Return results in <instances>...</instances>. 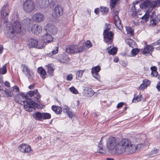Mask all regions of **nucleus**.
<instances>
[{
  "label": "nucleus",
  "mask_w": 160,
  "mask_h": 160,
  "mask_svg": "<svg viewBox=\"0 0 160 160\" xmlns=\"http://www.w3.org/2000/svg\"><path fill=\"white\" fill-rule=\"evenodd\" d=\"M107 148L109 150L112 151L115 149L116 153L121 155L124 152L129 154L135 152L138 148L137 145L132 144L130 140L127 139H122L116 143L115 138L110 137L106 141Z\"/></svg>",
  "instance_id": "obj_1"
},
{
  "label": "nucleus",
  "mask_w": 160,
  "mask_h": 160,
  "mask_svg": "<svg viewBox=\"0 0 160 160\" xmlns=\"http://www.w3.org/2000/svg\"><path fill=\"white\" fill-rule=\"evenodd\" d=\"M34 97V98H32V100L31 98L26 100L27 104L24 105V108L28 112H31L34 111L35 109L34 107L38 108V104L41 103V96L38 92L37 89L35 90Z\"/></svg>",
  "instance_id": "obj_2"
},
{
  "label": "nucleus",
  "mask_w": 160,
  "mask_h": 160,
  "mask_svg": "<svg viewBox=\"0 0 160 160\" xmlns=\"http://www.w3.org/2000/svg\"><path fill=\"white\" fill-rule=\"evenodd\" d=\"M7 23L6 36L8 37L11 38L16 35V33L20 32L22 30L21 27L18 21L14 22L12 24L9 22Z\"/></svg>",
  "instance_id": "obj_3"
},
{
  "label": "nucleus",
  "mask_w": 160,
  "mask_h": 160,
  "mask_svg": "<svg viewBox=\"0 0 160 160\" xmlns=\"http://www.w3.org/2000/svg\"><path fill=\"white\" fill-rule=\"evenodd\" d=\"M154 12H152V14L150 16L149 13L147 12L145 15L142 17V20L141 22H146L150 17V25L152 26H155L157 23L160 21V16H156L154 15Z\"/></svg>",
  "instance_id": "obj_4"
},
{
  "label": "nucleus",
  "mask_w": 160,
  "mask_h": 160,
  "mask_svg": "<svg viewBox=\"0 0 160 160\" xmlns=\"http://www.w3.org/2000/svg\"><path fill=\"white\" fill-rule=\"evenodd\" d=\"M23 10L27 13L32 12L35 8V5L32 0H26L23 4Z\"/></svg>",
  "instance_id": "obj_5"
},
{
  "label": "nucleus",
  "mask_w": 160,
  "mask_h": 160,
  "mask_svg": "<svg viewBox=\"0 0 160 160\" xmlns=\"http://www.w3.org/2000/svg\"><path fill=\"white\" fill-rule=\"evenodd\" d=\"M27 44L30 48L41 49L44 47V43L43 42H39L37 39L32 38L28 40Z\"/></svg>",
  "instance_id": "obj_6"
},
{
  "label": "nucleus",
  "mask_w": 160,
  "mask_h": 160,
  "mask_svg": "<svg viewBox=\"0 0 160 160\" xmlns=\"http://www.w3.org/2000/svg\"><path fill=\"white\" fill-rule=\"evenodd\" d=\"M10 10L7 4L4 5L1 10L0 14L1 18L3 20L4 22H8V16Z\"/></svg>",
  "instance_id": "obj_7"
},
{
  "label": "nucleus",
  "mask_w": 160,
  "mask_h": 160,
  "mask_svg": "<svg viewBox=\"0 0 160 160\" xmlns=\"http://www.w3.org/2000/svg\"><path fill=\"white\" fill-rule=\"evenodd\" d=\"M21 68L22 72L28 78L29 81H32L34 77V73L25 64H22Z\"/></svg>",
  "instance_id": "obj_8"
},
{
  "label": "nucleus",
  "mask_w": 160,
  "mask_h": 160,
  "mask_svg": "<svg viewBox=\"0 0 160 160\" xmlns=\"http://www.w3.org/2000/svg\"><path fill=\"white\" fill-rule=\"evenodd\" d=\"M114 34V33L112 31L103 32L104 41L107 44H112L113 42Z\"/></svg>",
  "instance_id": "obj_9"
},
{
  "label": "nucleus",
  "mask_w": 160,
  "mask_h": 160,
  "mask_svg": "<svg viewBox=\"0 0 160 160\" xmlns=\"http://www.w3.org/2000/svg\"><path fill=\"white\" fill-rule=\"evenodd\" d=\"M63 8L60 6H57L54 9L52 13V17L58 18L62 14Z\"/></svg>",
  "instance_id": "obj_10"
},
{
  "label": "nucleus",
  "mask_w": 160,
  "mask_h": 160,
  "mask_svg": "<svg viewBox=\"0 0 160 160\" xmlns=\"http://www.w3.org/2000/svg\"><path fill=\"white\" fill-rule=\"evenodd\" d=\"M66 52L69 53H74L80 52L78 46L77 45H68L66 48Z\"/></svg>",
  "instance_id": "obj_11"
},
{
  "label": "nucleus",
  "mask_w": 160,
  "mask_h": 160,
  "mask_svg": "<svg viewBox=\"0 0 160 160\" xmlns=\"http://www.w3.org/2000/svg\"><path fill=\"white\" fill-rule=\"evenodd\" d=\"M32 19L34 22H40L43 21L44 19V16L41 13L37 12L33 15Z\"/></svg>",
  "instance_id": "obj_12"
},
{
  "label": "nucleus",
  "mask_w": 160,
  "mask_h": 160,
  "mask_svg": "<svg viewBox=\"0 0 160 160\" xmlns=\"http://www.w3.org/2000/svg\"><path fill=\"white\" fill-rule=\"evenodd\" d=\"M32 32L35 35H38L41 33L42 31V28L41 26L37 24L33 25L31 28Z\"/></svg>",
  "instance_id": "obj_13"
},
{
  "label": "nucleus",
  "mask_w": 160,
  "mask_h": 160,
  "mask_svg": "<svg viewBox=\"0 0 160 160\" xmlns=\"http://www.w3.org/2000/svg\"><path fill=\"white\" fill-rule=\"evenodd\" d=\"M18 149L21 152L28 153L31 150V146L25 144H22L18 147Z\"/></svg>",
  "instance_id": "obj_14"
},
{
  "label": "nucleus",
  "mask_w": 160,
  "mask_h": 160,
  "mask_svg": "<svg viewBox=\"0 0 160 160\" xmlns=\"http://www.w3.org/2000/svg\"><path fill=\"white\" fill-rule=\"evenodd\" d=\"M94 93V92L92 88L88 87H85L83 89L82 94L85 96L90 97L92 96Z\"/></svg>",
  "instance_id": "obj_15"
},
{
  "label": "nucleus",
  "mask_w": 160,
  "mask_h": 160,
  "mask_svg": "<svg viewBox=\"0 0 160 160\" xmlns=\"http://www.w3.org/2000/svg\"><path fill=\"white\" fill-rule=\"evenodd\" d=\"M45 29L47 31L49 32L52 34H54L57 32V29L53 25L49 23L45 26Z\"/></svg>",
  "instance_id": "obj_16"
},
{
  "label": "nucleus",
  "mask_w": 160,
  "mask_h": 160,
  "mask_svg": "<svg viewBox=\"0 0 160 160\" xmlns=\"http://www.w3.org/2000/svg\"><path fill=\"white\" fill-rule=\"evenodd\" d=\"M41 39L42 41V42L44 43V47L45 43H49L53 40V38L51 35L48 33H46L41 37Z\"/></svg>",
  "instance_id": "obj_17"
},
{
  "label": "nucleus",
  "mask_w": 160,
  "mask_h": 160,
  "mask_svg": "<svg viewBox=\"0 0 160 160\" xmlns=\"http://www.w3.org/2000/svg\"><path fill=\"white\" fill-rule=\"evenodd\" d=\"M3 97H12L13 95V91L11 89H6L5 90L0 89Z\"/></svg>",
  "instance_id": "obj_18"
},
{
  "label": "nucleus",
  "mask_w": 160,
  "mask_h": 160,
  "mask_svg": "<svg viewBox=\"0 0 160 160\" xmlns=\"http://www.w3.org/2000/svg\"><path fill=\"white\" fill-rule=\"evenodd\" d=\"M58 59L60 62L62 63H65L70 60V58L68 55L65 54L60 55Z\"/></svg>",
  "instance_id": "obj_19"
},
{
  "label": "nucleus",
  "mask_w": 160,
  "mask_h": 160,
  "mask_svg": "<svg viewBox=\"0 0 160 160\" xmlns=\"http://www.w3.org/2000/svg\"><path fill=\"white\" fill-rule=\"evenodd\" d=\"M154 48L152 46H148L144 48L142 51L143 54H148L151 55L152 51Z\"/></svg>",
  "instance_id": "obj_20"
},
{
  "label": "nucleus",
  "mask_w": 160,
  "mask_h": 160,
  "mask_svg": "<svg viewBox=\"0 0 160 160\" xmlns=\"http://www.w3.org/2000/svg\"><path fill=\"white\" fill-rule=\"evenodd\" d=\"M114 19V24L119 29L121 30L123 28L122 25L119 17H117Z\"/></svg>",
  "instance_id": "obj_21"
},
{
  "label": "nucleus",
  "mask_w": 160,
  "mask_h": 160,
  "mask_svg": "<svg viewBox=\"0 0 160 160\" xmlns=\"http://www.w3.org/2000/svg\"><path fill=\"white\" fill-rule=\"evenodd\" d=\"M42 112H36L33 114V118L36 120L42 121Z\"/></svg>",
  "instance_id": "obj_22"
},
{
  "label": "nucleus",
  "mask_w": 160,
  "mask_h": 160,
  "mask_svg": "<svg viewBox=\"0 0 160 160\" xmlns=\"http://www.w3.org/2000/svg\"><path fill=\"white\" fill-rule=\"evenodd\" d=\"M38 72L42 79H44L46 78V72L44 69L42 68H38Z\"/></svg>",
  "instance_id": "obj_23"
},
{
  "label": "nucleus",
  "mask_w": 160,
  "mask_h": 160,
  "mask_svg": "<svg viewBox=\"0 0 160 160\" xmlns=\"http://www.w3.org/2000/svg\"><path fill=\"white\" fill-rule=\"evenodd\" d=\"M36 2L39 5L44 8H46L49 6V2L47 3V2H46L45 0H36Z\"/></svg>",
  "instance_id": "obj_24"
},
{
  "label": "nucleus",
  "mask_w": 160,
  "mask_h": 160,
  "mask_svg": "<svg viewBox=\"0 0 160 160\" xmlns=\"http://www.w3.org/2000/svg\"><path fill=\"white\" fill-rule=\"evenodd\" d=\"M52 110L57 114H60L62 111V108L58 106L53 105L52 106Z\"/></svg>",
  "instance_id": "obj_25"
},
{
  "label": "nucleus",
  "mask_w": 160,
  "mask_h": 160,
  "mask_svg": "<svg viewBox=\"0 0 160 160\" xmlns=\"http://www.w3.org/2000/svg\"><path fill=\"white\" fill-rule=\"evenodd\" d=\"M111 46L108 47L107 48V50L108 51V53L110 55H114L116 54L118 51V49L116 48H113L109 50Z\"/></svg>",
  "instance_id": "obj_26"
},
{
  "label": "nucleus",
  "mask_w": 160,
  "mask_h": 160,
  "mask_svg": "<svg viewBox=\"0 0 160 160\" xmlns=\"http://www.w3.org/2000/svg\"><path fill=\"white\" fill-rule=\"evenodd\" d=\"M70 109L68 106H65L63 109V111L66 112L69 118H72L74 116V114L70 111Z\"/></svg>",
  "instance_id": "obj_27"
},
{
  "label": "nucleus",
  "mask_w": 160,
  "mask_h": 160,
  "mask_svg": "<svg viewBox=\"0 0 160 160\" xmlns=\"http://www.w3.org/2000/svg\"><path fill=\"white\" fill-rule=\"evenodd\" d=\"M47 73L48 74L49 76L50 77L52 76L53 73L54 69L52 67L49 65H48L47 66Z\"/></svg>",
  "instance_id": "obj_28"
},
{
  "label": "nucleus",
  "mask_w": 160,
  "mask_h": 160,
  "mask_svg": "<svg viewBox=\"0 0 160 160\" xmlns=\"http://www.w3.org/2000/svg\"><path fill=\"white\" fill-rule=\"evenodd\" d=\"M151 3V1L149 0H146L143 2L142 3L140 6L141 8H144V7H142V6H144V8H147L150 6V4Z\"/></svg>",
  "instance_id": "obj_29"
},
{
  "label": "nucleus",
  "mask_w": 160,
  "mask_h": 160,
  "mask_svg": "<svg viewBox=\"0 0 160 160\" xmlns=\"http://www.w3.org/2000/svg\"><path fill=\"white\" fill-rule=\"evenodd\" d=\"M42 121L43 120L49 119L51 118L50 114L47 112H42Z\"/></svg>",
  "instance_id": "obj_30"
},
{
  "label": "nucleus",
  "mask_w": 160,
  "mask_h": 160,
  "mask_svg": "<svg viewBox=\"0 0 160 160\" xmlns=\"http://www.w3.org/2000/svg\"><path fill=\"white\" fill-rule=\"evenodd\" d=\"M119 0H110V8L111 10L113 9L115 7L116 3Z\"/></svg>",
  "instance_id": "obj_31"
},
{
  "label": "nucleus",
  "mask_w": 160,
  "mask_h": 160,
  "mask_svg": "<svg viewBox=\"0 0 160 160\" xmlns=\"http://www.w3.org/2000/svg\"><path fill=\"white\" fill-rule=\"evenodd\" d=\"M58 47H56L51 52L49 53H47V55L48 57L52 56L54 54H56L58 52Z\"/></svg>",
  "instance_id": "obj_32"
},
{
  "label": "nucleus",
  "mask_w": 160,
  "mask_h": 160,
  "mask_svg": "<svg viewBox=\"0 0 160 160\" xmlns=\"http://www.w3.org/2000/svg\"><path fill=\"white\" fill-rule=\"evenodd\" d=\"M7 69L6 64L4 65L2 68H0V74H4L7 73Z\"/></svg>",
  "instance_id": "obj_33"
},
{
  "label": "nucleus",
  "mask_w": 160,
  "mask_h": 160,
  "mask_svg": "<svg viewBox=\"0 0 160 160\" xmlns=\"http://www.w3.org/2000/svg\"><path fill=\"white\" fill-rule=\"evenodd\" d=\"M104 27L105 29H104L103 32H109V31L110 30L111 26L110 24L106 23Z\"/></svg>",
  "instance_id": "obj_34"
},
{
  "label": "nucleus",
  "mask_w": 160,
  "mask_h": 160,
  "mask_svg": "<svg viewBox=\"0 0 160 160\" xmlns=\"http://www.w3.org/2000/svg\"><path fill=\"white\" fill-rule=\"evenodd\" d=\"M98 147L99 148L98 151V152L101 153H105V149L103 148L102 145H98Z\"/></svg>",
  "instance_id": "obj_35"
},
{
  "label": "nucleus",
  "mask_w": 160,
  "mask_h": 160,
  "mask_svg": "<svg viewBox=\"0 0 160 160\" xmlns=\"http://www.w3.org/2000/svg\"><path fill=\"white\" fill-rule=\"evenodd\" d=\"M126 29L127 34H129L130 36H131L133 35L134 34V30L130 27H126Z\"/></svg>",
  "instance_id": "obj_36"
},
{
  "label": "nucleus",
  "mask_w": 160,
  "mask_h": 160,
  "mask_svg": "<svg viewBox=\"0 0 160 160\" xmlns=\"http://www.w3.org/2000/svg\"><path fill=\"white\" fill-rule=\"evenodd\" d=\"M14 100L17 102L20 103L21 102V100L22 98L19 94H17L14 96Z\"/></svg>",
  "instance_id": "obj_37"
},
{
  "label": "nucleus",
  "mask_w": 160,
  "mask_h": 160,
  "mask_svg": "<svg viewBox=\"0 0 160 160\" xmlns=\"http://www.w3.org/2000/svg\"><path fill=\"white\" fill-rule=\"evenodd\" d=\"M101 68L99 66H97L92 68V72L98 73V72L100 70Z\"/></svg>",
  "instance_id": "obj_38"
},
{
  "label": "nucleus",
  "mask_w": 160,
  "mask_h": 160,
  "mask_svg": "<svg viewBox=\"0 0 160 160\" xmlns=\"http://www.w3.org/2000/svg\"><path fill=\"white\" fill-rule=\"evenodd\" d=\"M127 43L128 45L130 47L133 48V45L135 43V42L133 41L132 39H128L127 40Z\"/></svg>",
  "instance_id": "obj_39"
},
{
  "label": "nucleus",
  "mask_w": 160,
  "mask_h": 160,
  "mask_svg": "<svg viewBox=\"0 0 160 160\" xmlns=\"http://www.w3.org/2000/svg\"><path fill=\"white\" fill-rule=\"evenodd\" d=\"M157 149H153L152 150L149 154V156L151 157H153L155 156L157 154Z\"/></svg>",
  "instance_id": "obj_40"
},
{
  "label": "nucleus",
  "mask_w": 160,
  "mask_h": 160,
  "mask_svg": "<svg viewBox=\"0 0 160 160\" xmlns=\"http://www.w3.org/2000/svg\"><path fill=\"white\" fill-rule=\"evenodd\" d=\"M108 9L107 8L102 7L101 8L100 10L103 14L106 15L108 13Z\"/></svg>",
  "instance_id": "obj_41"
},
{
  "label": "nucleus",
  "mask_w": 160,
  "mask_h": 160,
  "mask_svg": "<svg viewBox=\"0 0 160 160\" xmlns=\"http://www.w3.org/2000/svg\"><path fill=\"white\" fill-rule=\"evenodd\" d=\"M141 100V96H137L135 98H133L132 100V102L135 103H136Z\"/></svg>",
  "instance_id": "obj_42"
},
{
  "label": "nucleus",
  "mask_w": 160,
  "mask_h": 160,
  "mask_svg": "<svg viewBox=\"0 0 160 160\" xmlns=\"http://www.w3.org/2000/svg\"><path fill=\"white\" fill-rule=\"evenodd\" d=\"M92 76L97 79V80H99L100 78V76L98 73L92 72Z\"/></svg>",
  "instance_id": "obj_43"
},
{
  "label": "nucleus",
  "mask_w": 160,
  "mask_h": 160,
  "mask_svg": "<svg viewBox=\"0 0 160 160\" xmlns=\"http://www.w3.org/2000/svg\"><path fill=\"white\" fill-rule=\"evenodd\" d=\"M69 89L73 93L77 94L78 93V91L74 87H71L69 88Z\"/></svg>",
  "instance_id": "obj_44"
},
{
  "label": "nucleus",
  "mask_w": 160,
  "mask_h": 160,
  "mask_svg": "<svg viewBox=\"0 0 160 160\" xmlns=\"http://www.w3.org/2000/svg\"><path fill=\"white\" fill-rule=\"evenodd\" d=\"M21 96H22V97L24 98L25 99V101H23V104L24 105V106L25 104H27L26 100L27 99H30V98H28V95H27V94H25V93H22L21 94Z\"/></svg>",
  "instance_id": "obj_45"
},
{
  "label": "nucleus",
  "mask_w": 160,
  "mask_h": 160,
  "mask_svg": "<svg viewBox=\"0 0 160 160\" xmlns=\"http://www.w3.org/2000/svg\"><path fill=\"white\" fill-rule=\"evenodd\" d=\"M142 83L146 88L150 84V81L148 79H145L143 80Z\"/></svg>",
  "instance_id": "obj_46"
},
{
  "label": "nucleus",
  "mask_w": 160,
  "mask_h": 160,
  "mask_svg": "<svg viewBox=\"0 0 160 160\" xmlns=\"http://www.w3.org/2000/svg\"><path fill=\"white\" fill-rule=\"evenodd\" d=\"M85 45L88 48H89L92 46V45L91 42L88 40H87L85 42Z\"/></svg>",
  "instance_id": "obj_47"
},
{
  "label": "nucleus",
  "mask_w": 160,
  "mask_h": 160,
  "mask_svg": "<svg viewBox=\"0 0 160 160\" xmlns=\"http://www.w3.org/2000/svg\"><path fill=\"white\" fill-rule=\"evenodd\" d=\"M139 51V50L138 48H135L133 49L132 50L131 52L132 54L136 55L138 54Z\"/></svg>",
  "instance_id": "obj_48"
},
{
  "label": "nucleus",
  "mask_w": 160,
  "mask_h": 160,
  "mask_svg": "<svg viewBox=\"0 0 160 160\" xmlns=\"http://www.w3.org/2000/svg\"><path fill=\"white\" fill-rule=\"evenodd\" d=\"M35 93V90L33 91H29V92H28L27 93V95H28V97H32V96H34Z\"/></svg>",
  "instance_id": "obj_49"
},
{
  "label": "nucleus",
  "mask_w": 160,
  "mask_h": 160,
  "mask_svg": "<svg viewBox=\"0 0 160 160\" xmlns=\"http://www.w3.org/2000/svg\"><path fill=\"white\" fill-rule=\"evenodd\" d=\"M157 4L156 1L151 2V3L150 4V6L152 8H155L157 6Z\"/></svg>",
  "instance_id": "obj_50"
},
{
  "label": "nucleus",
  "mask_w": 160,
  "mask_h": 160,
  "mask_svg": "<svg viewBox=\"0 0 160 160\" xmlns=\"http://www.w3.org/2000/svg\"><path fill=\"white\" fill-rule=\"evenodd\" d=\"M72 79V74H68L67 77V80L68 81H71Z\"/></svg>",
  "instance_id": "obj_51"
},
{
  "label": "nucleus",
  "mask_w": 160,
  "mask_h": 160,
  "mask_svg": "<svg viewBox=\"0 0 160 160\" xmlns=\"http://www.w3.org/2000/svg\"><path fill=\"white\" fill-rule=\"evenodd\" d=\"M88 48L85 46L81 47V52H84L88 50Z\"/></svg>",
  "instance_id": "obj_52"
},
{
  "label": "nucleus",
  "mask_w": 160,
  "mask_h": 160,
  "mask_svg": "<svg viewBox=\"0 0 160 160\" xmlns=\"http://www.w3.org/2000/svg\"><path fill=\"white\" fill-rule=\"evenodd\" d=\"M13 90L16 92H18L19 90V88L17 86H14L13 87Z\"/></svg>",
  "instance_id": "obj_53"
},
{
  "label": "nucleus",
  "mask_w": 160,
  "mask_h": 160,
  "mask_svg": "<svg viewBox=\"0 0 160 160\" xmlns=\"http://www.w3.org/2000/svg\"><path fill=\"white\" fill-rule=\"evenodd\" d=\"M113 12L115 14V16L114 17V18H116L117 17H119L118 15V14L119 12L118 11H115L114 10H113Z\"/></svg>",
  "instance_id": "obj_54"
},
{
  "label": "nucleus",
  "mask_w": 160,
  "mask_h": 160,
  "mask_svg": "<svg viewBox=\"0 0 160 160\" xmlns=\"http://www.w3.org/2000/svg\"><path fill=\"white\" fill-rule=\"evenodd\" d=\"M124 105V103L123 102H121L118 103L117 105V108H120L122 107Z\"/></svg>",
  "instance_id": "obj_55"
},
{
  "label": "nucleus",
  "mask_w": 160,
  "mask_h": 160,
  "mask_svg": "<svg viewBox=\"0 0 160 160\" xmlns=\"http://www.w3.org/2000/svg\"><path fill=\"white\" fill-rule=\"evenodd\" d=\"M151 69L152 70V72H153L157 71V68L155 66H152L151 67Z\"/></svg>",
  "instance_id": "obj_56"
},
{
  "label": "nucleus",
  "mask_w": 160,
  "mask_h": 160,
  "mask_svg": "<svg viewBox=\"0 0 160 160\" xmlns=\"http://www.w3.org/2000/svg\"><path fill=\"white\" fill-rule=\"evenodd\" d=\"M145 86L143 84V83H142L139 86V88L140 89L143 90L145 89Z\"/></svg>",
  "instance_id": "obj_57"
},
{
  "label": "nucleus",
  "mask_w": 160,
  "mask_h": 160,
  "mask_svg": "<svg viewBox=\"0 0 160 160\" xmlns=\"http://www.w3.org/2000/svg\"><path fill=\"white\" fill-rule=\"evenodd\" d=\"M151 75L155 77H156L158 75V73L156 71L154 72H152Z\"/></svg>",
  "instance_id": "obj_58"
},
{
  "label": "nucleus",
  "mask_w": 160,
  "mask_h": 160,
  "mask_svg": "<svg viewBox=\"0 0 160 160\" xmlns=\"http://www.w3.org/2000/svg\"><path fill=\"white\" fill-rule=\"evenodd\" d=\"M132 16L133 17H135L137 16L138 15V12H137V11H135L132 12Z\"/></svg>",
  "instance_id": "obj_59"
},
{
  "label": "nucleus",
  "mask_w": 160,
  "mask_h": 160,
  "mask_svg": "<svg viewBox=\"0 0 160 160\" xmlns=\"http://www.w3.org/2000/svg\"><path fill=\"white\" fill-rule=\"evenodd\" d=\"M4 84L6 87H7L8 88H9L10 87V83L8 81H6L5 83Z\"/></svg>",
  "instance_id": "obj_60"
},
{
  "label": "nucleus",
  "mask_w": 160,
  "mask_h": 160,
  "mask_svg": "<svg viewBox=\"0 0 160 160\" xmlns=\"http://www.w3.org/2000/svg\"><path fill=\"white\" fill-rule=\"evenodd\" d=\"M131 10L132 12L137 10L135 8V6L134 5H133L131 8Z\"/></svg>",
  "instance_id": "obj_61"
},
{
  "label": "nucleus",
  "mask_w": 160,
  "mask_h": 160,
  "mask_svg": "<svg viewBox=\"0 0 160 160\" xmlns=\"http://www.w3.org/2000/svg\"><path fill=\"white\" fill-rule=\"evenodd\" d=\"M99 9L98 8H97L95 9L94 10L95 13L97 14H98L99 13Z\"/></svg>",
  "instance_id": "obj_62"
},
{
  "label": "nucleus",
  "mask_w": 160,
  "mask_h": 160,
  "mask_svg": "<svg viewBox=\"0 0 160 160\" xmlns=\"http://www.w3.org/2000/svg\"><path fill=\"white\" fill-rule=\"evenodd\" d=\"M113 61L115 62H117L119 61V59L118 58H114L113 59Z\"/></svg>",
  "instance_id": "obj_63"
},
{
  "label": "nucleus",
  "mask_w": 160,
  "mask_h": 160,
  "mask_svg": "<svg viewBox=\"0 0 160 160\" xmlns=\"http://www.w3.org/2000/svg\"><path fill=\"white\" fill-rule=\"evenodd\" d=\"M156 44L158 45H160V39L158 40L156 43Z\"/></svg>",
  "instance_id": "obj_64"
}]
</instances>
